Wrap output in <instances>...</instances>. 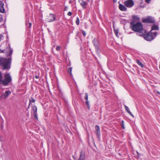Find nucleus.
Returning <instances> with one entry per match:
<instances>
[{"instance_id": "f257e3e1", "label": "nucleus", "mask_w": 160, "mask_h": 160, "mask_svg": "<svg viewBox=\"0 0 160 160\" xmlns=\"http://www.w3.org/2000/svg\"><path fill=\"white\" fill-rule=\"evenodd\" d=\"M158 35L157 32H152L151 31L147 33L146 31L144 30L142 34H140L139 35L143 37V38L146 40L151 41L153 40Z\"/></svg>"}, {"instance_id": "f03ea898", "label": "nucleus", "mask_w": 160, "mask_h": 160, "mask_svg": "<svg viewBox=\"0 0 160 160\" xmlns=\"http://www.w3.org/2000/svg\"><path fill=\"white\" fill-rule=\"evenodd\" d=\"M6 58L0 57V66L2 67L3 70H9L11 67V57Z\"/></svg>"}, {"instance_id": "7ed1b4c3", "label": "nucleus", "mask_w": 160, "mask_h": 160, "mask_svg": "<svg viewBox=\"0 0 160 160\" xmlns=\"http://www.w3.org/2000/svg\"><path fill=\"white\" fill-rule=\"evenodd\" d=\"M130 28L132 30L135 32H138L142 34L145 30L143 28L142 23L140 22H138L135 23L134 22H130Z\"/></svg>"}, {"instance_id": "20e7f679", "label": "nucleus", "mask_w": 160, "mask_h": 160, "mask_svg": "<svg viewBox=\"0 0 160 160\" xmlns=\"http://www.w3.org/2000/svg\"><path fill=\"white\" fill-rule=\"evenodd\" d=\"M2 73L0 72V85L6 86L12 81V78L9 73H7L4 75V79H3Z\"/></svg>"}, {"instance_id": "39448f33", "label": "nucleus", "mask_w": 160, "mask_h": 160, "mask_svg": "<svg viewBox=\"0 0 160 160\" xmlns=\"http://www.w3.org/2000/svg\"><path fill=\"white\" fill-rule=\"evenodd\" d=\"M1 46H0V47ZM13 52V50L11 48L10 44L5 49L1 50L0 48V53H5L7 57H11Z\"/></svg>"}, {"instance_id": "423d86ee", "label": "nucleus", "mask_w": 160, "mask_h": 160, "mask_svg": "<svg viewBox=\"0 0 160 160\" xmlns=\"http://www.w3.org/2000/svg\"><path fill=\"white\" fill-rule=\"evenodd\" d=\"M142 22L143 23H154L155 21L154 18L152 17L148 16L147 18H144L142 19Z\"/></svg>"}, {"instance_id": "0eeeda50", "label": "nucleus", "mask_w": 160, "mask_h": 160, "mask_svg": "<svg viewBox=\"0 0 160 160\" xmlns=\"http://www.w3.org/2000/svg\"><path fill=\"white\" fill-rule=\"evenodd\" d=\"M134 2L133 0H127L124 2V5L127 8H130L134 5Z\"/></svg>"}, {"instance_id": "6e6552de", "label": "nucleus", "mask_w": 160, "mask_h": 160, "mask_svg": "<svg viewBox=\"0 0 160 160\" xmlns=\"http://www.w3.org/2000/svg\"><path fill=\"white\" fill-rule=\"evenodd\" d=\"M47 19L48 22H53L55 20V15L53 14L50 13L49 15L48 16Z\"/></svg>"}, {"instance_id": "1a4fd4ad", "label": "nucleus", "mask_w": 160, "mask_h": 160, "mask_svg": "<svg viewBox=\"0 0 160 160\" xmlns=\"http://www.w3.org/2000/svg\"><path fill=\"white\" fill-rule=\"evenodd\" d=\"M11 93V92L9 91H6L5 92L2 93L0 97V99L6 98Z\"/></svg>"}, {"instance_id": "9d476101", "label": "nucleus", "mask_w": 160, "mask_h": 160, "mask_svg": "<svg viewBox=\"0 0 160 160\" xmlns=\"http://www.w3.org/2000/svg\"><path fill=\"white\" fill-rule=\"evenodd\" d=\"M92 42L95 47L96 51L98 52V45L99 43L98 40V39L94 38Z\"/></svg>"}, {"instance_id": "9b49d317", "label": "nucleus", "mask_w": 160, "mask_h": 160, "mask_svg": "<svg viewBox=\"0 0 160 160\" xmlns=\"http://www.w3.org/2000/svg\"><path fill=\"white\" fill-rule=\"evenodd\" d=\"M85 154L83 150H81L80 153V156L78 160H85Z\"/></svg>"}, {"instance_id": "f8f14e48", "label": "nucleus", "mask_w": 160, "mask_h": 160, "mask_svg": "<svg viewBox=\"0 0 160 160\" xmlns=\"http://www.w3.org/2000/svg\"><path fill=\"white\" fill-rule=\"evenodd\" d=\"M32 111L34 115V117L38 120V117L37 115V108L36 106H33L32 108Z\"/></svg>"}, {"instance_id": "ddd939ff", "label": "nucleus", "mask_w": 160, "mask_h": 160, "mask_svg": "<svg viewBox=\"0 0 160 160\" xmlns=\"http://www.w3.org/2000/svg\"><path fill=\"white\" fill-rule=\"evenodd\" d=\"M4 3L2 1H0V12L4 13L5 12V9L4 8Z\"/></svg>"}, {"instance_id": "4468645a", "label": "nucleus", "mask_w": 160, "mask_h": 160, "mask_svg": "<svg viewBox=\"0 0 160 160\" xmlns=\"http://www.w3.org/2000/svg\"><path fill=\"white\" fill-rule=\"evenodd\" d=\"M79 2L80 3L81 5L84 8H86L88 5V3L83 0H79Z\"/></svg>"}, {"instance_id": "2eb2a0df", "label": "nucleus", "mask_w": 160, "mask_h": 160, "mask_svg": "<svg viewBox=\"0 0 160 160\" xmlns=\"http://www.w3.org/2000/svg\"><path fill=\"white\" fill-rule=\"evenodd\" d=\"M118 7L119 9L121 11H126L127 10L126 7L121 3L119 4Z\"/></svg>"}, {"instance_id": "dca6fc26", "label": "nucleus", "mask_w": 160, "mask_h": 160, "mask_svg": "<svg viewBox=\"0 0 160 160\" xmlns=\"http://www.w3.org/2000/svg\"><path fill=\"white\" fill-rule=\"evenodd\" d=\"M88 94L87 93H85L84 99L86 100V104L87 106L88 109L89 110H90V107L89 105V102L88 101Z\"/></svg>"}, {"instance_id": "f3484780", "label": "nucleus", "mask_w": 160, "mask_h": 160, "mask_svg": "<svg viewBox=\"0 0 160 160\" xmlns=\"http://www.w3.org/2000/svg\"><path fill=\"white\" fill-rule=\"evenodd\" d=\"M140 20L139 18L137 16L133 15L132 17V22H134L135 23L136 22H138Z\"/></svg>"}, {"instance_id": "a211bd4d", "label": "nucleus", "mask_w": 160, "mask_h": 160, "mask_svg": "<svg viewBox=\"0 0 160 160\" xmlns=\"http://www.w3.org/2000/svg\"><path fill=\"white\" fill-rule=\"evenodd\" d=\"M124 107L125 109L127 111V112L131 116H132L133 118L134 117V116L132 114L131 112L130 111V110L128 107L126 106V105H124Z\"/></svg>"}, {"instance_id": "6ab92c4d", "label": "nucleus", "mask_w": 160, "mask_h": 160, "mask_svg": "<svg viewBox=\"0 0 160 160\" xmlns=\"http://www.w3.org/2000/svg\"><path fill=\"white\" fill-rule=\"evenodd\" d=\"M151 28L152 29L151 30V31L153 30H158L159 29L157 25L155 24Z\"/></svg>"}, {"instance_id": "aec40b11", "label": "nucleus", "mask_w": 160, "mask_h": 160, "mask_svg": "<svg viewBox=\"0 0 160 160\" xmlns=\"http://www.w3.org/2000/svg\"><path fill=\"white\" fill-rule=\"evenodd\" d=\"M35 102V100L32 97H31V99H30L29 100V103L28 105V108L29 107V106L31 105V104L32 103H34Z\"/></svg>"}, {"instance_id": "412c9836", "label": "nucleus", "mask_w": 160, "mask_h": 160, "mask_svg": "<svg viewBox=\"0 0 160 160\" xmlns=\"http://www.w3.org/2000/svg\"><path fill=\"white\" fill-rule=\"evenodd\" d=\"M72 67H69L68 68V73L69 74V75L71 76H72Z\"/></svg>"}, {"instance_id": "4be33fe9", "label": "nucleus", "mask_w": 160, "mask_h": 160, "mask_svg": "<svg viewBox=\"0 0 160 160\" xmlns=\"http://www.w3.org/2000/svg\"><path fill=\"white\" fill-rule=\"evenodd\" d=\"M114 30V32L115 35H116V36L117 37H118L119 36H118V29H114V30Z\"/></svg>"}, {"instance_id": "5701e85b", "label": "nucleus", "mask_w": 160, "mask_h": 160, "mask_svg": "<svg viewBox=\"0 0 160 160\" xmlns=\"http://www.w3.org/2000/svg\"><path fill=\"white\" fill-rule=\"evenodd\" d=\"M137 63L141 66L142 68H143V65L142 63L138 60H137L136 61Z\"/></svg>"}, {"instance_id": "b1692460", "label": "nucleus", "mask_w": 160, "mask_h": 160, "mask_svg": "<svg viewBox=\"0 0 160 160\" xmlns=\"http://www.w3.org/2000/svg\"><path fill=\"white\" fill-rule=\"evenodd\" d=\"M96 134L98 137V138H99L100 136V131H95Z\"/></svg>"}, {"instance_id": "393cba45", "label": "nucleus", "mask_w": 160, "mask_h": 160, "mask_svg": "<svg viewBox=\"0 0 160 160\" xmlns=\"http://www.w3.org/2000/svg\"><path fill=\"white\" fill-rule=\"evenodd\" d=\"M26 26L27 28H30L31 27L32 24L30 22H29L28 23L27 22H26Z\"/></svg>"}, {"instance_id": "a878e982", "label": "nucleus", "mask_w": 160, "mask_h": 160, "mask_svg": "<svg viewBox=\"0 0 160 160\" xmlns=\"http://www.w3.org/2000/svg\"><path fill=\"white\" fill-rule=\"evenodd\" d=\"M79 19L78 17L77 18L76 20V23L77 25H79Z\"/></svg>"}, {"instance_id": "bb28decb", "label": "nucleus", "mask_w": 160, "mask_h": 160, "mask_svg": "<svg viewBox=\"0 0 160 160\" xmlns=\"http://www.w3.org/2000/svg\"><path fill=\"white\" fill-rule=\"evenodd\" d=\"M95 131H100V128L98 125H96L95 127Z\"/></svg>"}, {"instance_id": "cd10ccee", "label": "nucleus", "mask_w": 160, "mask_h": 160, "mask_svg": "<svg viewBox=\"0 0 160 160\" xmlns=\"http://www.w3.org/2000/svg\"><path fill=\"white\" fill-rule=\"evenodd\" d=\"M121 125L122 128H123V129H124L125 128V127H124V121L123 120H122V123H121Z\"/></svg>"}, {"instance_id": "c85d7f7f", "label": "nucleus", "mask_w": 160, "mask_h": 160, "mask_svg": "<svg viewBox=\"0 0 160 160\" xmlns=\"http://www.w3.org/2000/svg\"><path fill=\"white\" fill-rule=\"evenodd\" d=\"M60 49H61V47H60L59 46H58L57 47H56V50L58 51H59V50H60Z\"/></svg>"}, {"instance_id": "c756f323", "label": "nucleus", "mask_w": 160, "mask_h": 160, "mask_svg": "<svg viewBox=\"0 0 160 160\" xmlns=\"http://www.w3.org/2000/svg\"><path fill=\"white\" fill-rule=\"evenodd\" d=\"M2 20H3L1 14H0V22H2Z\"/></svg>"}, {"instance_id": "7c9ffc66", "label": "nucleus", "mask_w": 160, "mask_h": 160, "mask_svg": "<svg viewBox=\"0 0 160 160\" xmlns=\"http://www.w3.org/2000/svg\"><path fill=\"white\" fill-rule=\"evenodd\" d=\"M72 14V13L71 12H69L68 13V15L69 16H71Z\"/></svg>"}, {"instance_id": "2f4dec72", "label": "nucleus", "mask_w": 160, "mask_h": 160, "mask_svg": "<svg viewBox=\"0 0 160 160\" xmlns=\"http://www.w3.org/2000/svg\"><path fill=\"white\" fill-rule=\"evenodd\" d=\"M82 34L84 36H85L86 35V32L84 31H83L82 32Z\"/></svg>"}, {"instance_id": "473e14b6", "label": "nucleus", "mask_w": 160, "mask_h": 160, "mask_svg": "<svg viewBox=\"0 0 160 160\" xmlns=\"http://www.w3.org/2000/svg\"><path fill=\"white\" fill-rule=\"evenodd\" d=\"M151 0H145V2L148 3H150Z\"/></svg>"}, {"instance_id": "72a5a7b5", "label": "nucleus", "mask_w": 160, "mask_h": 160, "mask_svg": "<svg viewBox=\"0 0 160 160\" xmlns=\"http://www.w3.org/2000/svg\"><path fill=\"white\" fill-rule=\"evenodd\" d=\"M35 78H37V79H38L39 78V74H38V75H35Z\"/></svg>"}, {"instance_id": "f704fd0d", "label": "nucleus", "mask_w": 160, "mask_h": 160, "mask_svg": "<svg viewBox=\"0 0 160 160\" xmlns=\"http://www.w3.org/2000/svg\"><path fill=\"white\" fill-rule=\"evenodd\" d=\"M68 9V7L67 6H65L64 8V10L66 11Z\"/></svg>"}, {"instance_id": "c9c22d12", "label": "nucleus", "mask_w": 160, "mask_h": 160, "mask_svg": "<svg viewBox=\"0 0 160 160\" xmlns=\"http://www.w3.org/2000/svg\"><path fill=\"white\" fill-rule=\"evenodd\" d=\"M117 0H113V1L114 2H117Z\"/></svg>"}, {"instance_id": "e433bc0d", "label": "nucleus", "mask_w": 160, "mask_h": 160, "mask_svg": "<svg viewBox=\"0 0 160 160\" xmlns=\"http://www.w3.org/2000/svg\"><path fill=\"white\" fill-rule=\"evenodd\" d=\"M156 92L158 94H160V92L159 91H157Z\"/></svg>"}, {"instance_id": "4c0bfd02", "label": "nucleus", "mask_w": 160, "mask_h": 160, "mask_svg": "<svg viewBox=\"0 0 160 160\" xmlns=\"http://www.w3.org/2000/svg\"><path fill=\"white\" fill-rule=\"evenodd\" d=\"M113 30H114V29H115V26H114V24H113Z\"/></svg>"}, {"instance_id": "58836bf2", "label": "nucleus", "mask_w": 160, "mask_h": 160, "mask_svg": "<svg viewBox=\"0 0 160 160\" xmlns=\"http://www.w3.org/2000/svg\"><path fill=\"white\" fill-rule=\"evenodd\" d=\"M72 2V1L70 0V1H69V3H71Z\"/></svg>"}, {"instance_id": "ea45409f", "label": "nucleus", "mask_w": 160, "mask_h": 160, "mask_svg": "<svg viewBox=\"0 0 160 160\" xmlns=\"http://www.w3.org/2000/svg\"><path fill=\"white\" fill-rule=\"evenodd\" d=\"M87 1L88 2H90V0H87Z\"/></svg>"}, {"instance_id": "a19ab883", "label": "nucleus", "mask_w": 160, "mask_h": 160, "mask_svg": "<svg viewBox=\"0 0 160 160\" xmlns=\"http://www.w3.org/2000/svg\"><path fill=\"white\" fill-rule=\"evenodd\" d=\"M2 128H3V126H2Z\"/></svg>"}, {"instance_id": "79ce46f5", "label": "nucleus", "mask_w": 160, "mask_h": 160, "mask_svg": "<svg viewBox=\"0 0 160 160\" xmlns=\"http://www.w3.org/2000/svg\"><path fill=\"white\" fill-rule=\"evenodd\" d=\"M73 158H75V157H74V156H73Z\"/></svg>"}, {"instance_id": "37998d69", "label": "nucleus", "mask_w": 160, "mask_h": 160, "mask_svg": "<svg viewBox=\"0 0 160 160\" xmlns=\"http://www.w3.org/2000/svg\"><path fill=\"white\" fill-rule=\"evenodd\" d=\"M73 158H75V157H74V156H73Z\"/></svg>"}, {"instance_id": "c03bdc74", "label": "nucleus", "mask_w": 160, "mask_h": 160, "mask_svg": "<svg viewBox=\"0 0 160 160\" xmlns=\"http://www.w3.org/2000/svg\"><path fill=\"white\" fill-rule=\"evenodd\" d=\"M73 158H75V157H74V156H73Z\"/></svg>"}]
</instances>
